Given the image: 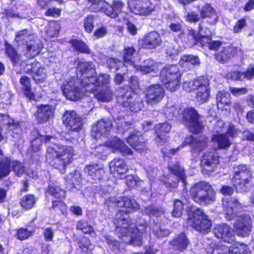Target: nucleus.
Segmentation results:
<instances>
[{
  "mask_svg": "<svg viewBox=\"0 0 254 254\" xmlns=\"http://www.w3.org/2000/svg\"><path fill=\"white\" fill-rule=\"evenodd\" d=\"M117 207L123 208L119 209L113 218V223L116 230L120 234L126 235L130 230L134 224L133 220L128 216L140 209L137 201L127 196H122L116 201Z\"/></svg>",
  "mask_w": 254,
  "mask_h": 254,
  "instance_id": "nucleus-1",
  "label": "nucleus"
},
{
  "mask_svg": "<svg viewBox=\"0 0 254 254\" xmlns=\"http://www.w3.org/2000/svg\"><path fill=\"white\" fill-rule=\"evenodd\" d=\"M74 148L72 146L55 144L54 146H48L46 151V161L54 169L64 174L67 167L73 161Z\"/></svg>",
  "mask_w": 254,
  "mask_h": 254,
  "instance_id": "nucleus-2",
  "label": "nucleus"
},
{
  "mask_svg": "<svg viewBox=\"0 0 254 254\" xmlns=\"http://www.w3.org/2000/svg\"><path fill=\"white\" fill-rule=\"evenodd\" d=\"M139 84L137 78L132 76L129 78L128 86L124 85L116 90L117 102L125 108H127L132 112L140 111L144 107L141 98L134 90L138 88Z\"/></svg>",
  "mask_w": 254,
  "mask_h": 254,
  "instance_id": "nucleus-3",
  "label": "nucleus"
},
{
  "mask_svg": "<svg viewBox=\"0 0 254 254\" xmlns=\"http://www.w3.org/2000/svg\"><path fill=\"white\" fill-rule=\"evenodd\" d=\"M91 82H83L85 92L94 93V97L99 102H109L114 96V93L109 86V75L101 74L96 76H91Z\"/></svg>",
  "mask_w": 254,
  "mask_h": 254,
  "instance_id": "nucleus-4",
  "label": "nucleus"
},
{
  "mask_svg": "<svg viewBox=\"0 0 254 254\" xmlns=\"http://www.w3.org/2000/svg\"><path fill=\"white\" fill-rule=\"evenodd\" d=\"M214 235L223 242L233 244L230 247L224 245L218 246L213 250V254H245V250L242 247L236 246L233 243L235 242V236L233 230L226 224H218L213 229Z\"/></svg>",
  "mask_w": 254,
  "mask_h": 254,
  "instance_id": "nucleus-5",
  "label": "nucleus"
},
{
  "mask_svg": "<svg viewBox=\"0 0 254 254\" xmlns=\"http://www.w3.org/2000/svg\"><path fill=\"white\" fill-rule=\"evenodd\" d=\"M173 116L177 117L182 115V120L186 127L193 134H201L204 129L203 122L196 110L191 107L183 110L180 106H173L171 109Z\"/></svg>",
  "mask_w": 254,
  "mask_h": 254,
  "instance_id": "nucleus-6",
  "label": "nucleus"
},
{
  "mask_svg": "<svg viewBox=\"0 0 254 254\" xmlns=\"http://www.w3.org/2000/svg\"><path fill=\"white\" fill-rule=\"evenodd\" d=\"M190 196L199 205H207L215 200L216 192L212 186L205 181L194 183L190 189Z\"/></svg>",
  "mask_w": 254,
  "mask_h": 254,
  "instance_id": "nucleus-7",
  "label": "nucleus"
},
{
  "mask_svg": "<svg viewBox=\"0 0 254 254\" xmlns=\"http://www.w3.org/2000/svg\"><path fill=\"white\" fill-rule=\"evenodd\" d=\"M159 76L167 90L173 92L180 87L182 73L177 64H166L161 69Z\"/></svg>",
  "mask_w": 254,
  "mask_h": 254,
  "instance_id": "nucleus-8",
  "label": "nucleus"
},
{
  "mask_svg": "<svg viewBox=\"0 0 254 254\" xmlns=\"http://www.w3.org/2000/svg\"><path fill=\"white\" fill-rule=\"evenodd\" d=\"M253 179V172L250 165L241 164L234 167L232 183L236 189L246 190Z\"/></svg>",
  "mask_w": 254,
  "mask_h": 254,
  "instance_id": "nucleus-9",
  "label": "nucleus"
},
{
  "mask_svg": "<svg viewBox=\"0 0 254 254\" xmlns=\"http://www.w3.org/2000/svg\"><path fill=\"white\" fill-rule=\"evenodd\" d=\"M186 223L187 227H192L203 234L210 232L212 225L211 220L199 208L189 212Z\"/></svg>",
  "mask_w": 254,
  "mask_h": 254,
  "instance_id": "nucleus-10",
  "label": "nucleus"
},
{
  "mask_svg": "<svg viewBox=\"0 0 254 254\" xmlns=\"http://www.w3.org/2000/svg\"><path fill=\"white\" fill-rule=\"evenodd\" d=\"M125 3L121 0H113L111 4L105 0H99L90 5V8L91 12H101L110 18L115 19L122 12Z\"/></svg>",
  "mask_w": 254,
  "mask_h": 254,
  "instance_id": "nucleus-11",
  "label": "nucleus"
},
{
  "mask_svg": "<svg viewBox=\"0 0 254 254\" xmlns=\"http://www.w3.org/2000/svg\"><path fill=\"white\" fill-rule=\"evenodd\" d=\"M189 91H196L197 101L204 103L207 101L210 95L209 80L205 76L197 77L192 81L188 83Z\"/></svg>",
  "mask_w": 254,
  "mask_h": 254,
  "instance_id": "nucleus-12",
  "label": "nucleus"
},
{
  "mask_svg": "<svg viewBox=\"0 0 254 254\" xmlns=\"http://www.w3.org/2000/svg\"><path fill=\"white\" fill-rule=\"evenodd\" d=\"M13 171L18 177L25 172V167L19 161L13 160L10 156H5L0 158V181L8 177Z\"/></svg>",
  "mask_w": 254,
  "mask_h": 254,
  "instance_id": "nucleus-13",
  "label": "nucleus"
},
{
  "mask_svg": "<svg viewBox=\"0 0 254 254\" xmlns=\"http://www.w3.org/2000/svg\"><path fill=\"white\" fill-rule=\"evenodd\" d=\"M129 11L135 15L146 16L155 10V6L149 0H129Z\"/></svg>",
  "mask_w": 254,
  "mask_h": 254,
  "instance_id": "nucleus-14",
  "label": "nucleus"
},
{
  "mask_svg": "<svg viewBox=\"0 0 254 254\" xmlns=\"http://www.w3.org/2000/svg\"><path fill=\"white\" fill-rule=\"evenodd\" d=\"M62 121L69 131L78 132L82 129V119L74 110L65 111L63 115Z\"/></svg>",
  "mask_w": 254,
  "mask_h": 254,
  "instance_id": "nucleus-15",
  "label": "nucleus"
},
{
  "mask_svg": "<svg viewBox=\"0 0 254 254\" xmlns=\"http://www.w3.org/2000/svg\"><path fill=\"white\" fill-rule=\"evenodd\" d=\"M145 100L148 104L155 105L159 103L165 96V90L159 84L146 87L144 90Z\"/></svg>",
  "mask_w": 254,
  "mask_h": 254,
  "instance_id": "nucleus-16",
  "label": "nucleus"
},
{
  "mask_svg": "<svg viewBox=\"0 0 254 254\" xmlns=\"http://www.w3.org/2000/svg\"><path fill=\"white\" fill-rule=\"evenodd\" d=\"M54 112L55 108L52 105L42 104L36 106L34 116L37 123L42 125L53 120Z\"/></svg>",
  "mask_w": 254,
  "mask_h": 254,
  "instance_id": "nucleus-17",
  "label": "nucleus"
},
{
  "mask_svg": "<svg viewBox=\"0 0 254 254\" xmlns=\"http://www.w3.org/2000/svg\"><path fill=\"white\" fill-rule=\"evenodd\" d=\"M241 50L233 46H226L214 54L216 61L220 64H225L236 56Z\"/></svg>",
  "mask_w": 254,
  "mask_h": 254,
  "instance_id": "nucleus-18",
  "label": "nucleus"
},
{
  "mask_svg": "<svg viewBox=\"0 0 254 254\" xmlns=\"http://www.w3.org/2000/svg\"><path fill=\"white\" fill-rule=\"evenodd\" d=\"M148 227L147 222L142 219L137 222L134 227H130V230L126 235L121 234V237L127 236L129 235L130 238V242L132 243L140 242L143 234L145 233L146 228Z\"/></svg>",
  "mask_w": 254,
  "mask_h": 254,
  "instance_id": "nucleus-19",
  "label": "nucleus"
},
{
  "mask_svg": "<svg viewBox=\"0 0 254 254\" xmlns=\"http://www.w3.org/2000/svg\"><path fill=\"white\" fill-rule=\"evenodd\" d=\"M76 71L81 76H84L81 81V84L83 87V82H91L92 79L91 76H94L93 74L95 72V68L92 62L79 61L77 66Z\"/></svg>",
  "mask_w": 254,
  "mask_h": 254,
  "instance_id": "nucleus-20",
  "label": "nucleus"
},
{
  "mask_svg": "<svg viewBox=\"0 0 254 254\" xmlns=\"http://www.w3.org/2000/svg\"><path fill=\"white\" fill-rule=\"evenodd\" d=\"M31 68L27 69L26 73L32 74V78L37 84L43 83L47 78V72L44 67L40 62L35 61L31 64Z\"/></svg>",
  "mask_w": 254,
  "mask_h": 254,
  "instance_id": "nucleus-21",
  "label": "nucleus"
},
{
  "mask_svg": "<svg viewBox=\"0 0 254 254\" xmlns=\"http://www.w3.org/2000/svg\"><path fill=\"white\" fill-rule=\"evenodd\" d=\"M171 129V124L167 121L156 124L153 129L156 141L160 143L166 142Z\"/></svg>",
  "mask_w": 254,
  "mask_h": 254,
  "instance_id": "nucleus-22",
  "label": "nucleus"
},
{
  "mask_svg": "<svg viewBox=\"0 0 254 254\" xmlns=\"http://www.w3.org/2000/svg\"><path fill=\"white\" fill-rule=\"evenodd\" d=\"M84 171L95 182L102 181L106 177V172L103 165L98 163L86 165Z\"/></svg>",
  "mask_w": 254,
  "mask_h": 254,
  "instance_id": "nucleus-23",
  "label": "nucleus"
},
{
  "mask_svg": "<svg viewBox=\"0 0 254 254\" xmlns=\"http://www.w3.org/2000/svg\"><path fill=\"white\" fill-rule=\"evenodd\" d=\"M162 42L161 37L158 32L151 31L143 36L141 44L144 49L152 50L160 46Z\"/></svg>",
  "mask_w": 254,
  "mask_h": 254,
  "instance_id": "nucleus-24",
  "label": "nucleus"
},
{
  "mask_svg": "<svg viewBox=\"0 0 254 254\" xmlns=\"http://www.w3.org/2000/svg\"><path fill=\"white\" fill-rule=\"evenodd\" d=\"M63 93L67 99L77 101L82 97L80 88L75 84V82L68 81L63 87Z\"/></svg>",
  "mask_w": 254,
  "mask_h": 254,
  "instance_id": "nucleus-25",
  "label": "nucleus"
},
{
  "mask_svg": "<svg viewBox=\"0 0 254 254\" xmlns=\"http://www.w3.org/2000/svg\"><path fill=\"white\" fill-rule=\"evenodd\" d=\"M227 76L234 81L251 80L254 78V64H250L244 72L238 70L231 71L227 73Z\"/></svg>",
  "mask_w": 254,
  "mask_h": 254,
  "instance_id": "nucleus-26",
  "label": "nucleus"
},
{
  "mask_svg": "<svg viewBox=\"0 0 254 254\" xmlns=\"http://www.w3.org/2000/svg\"><path fill=\"white\" fill-rule=\"evenodd\" d=\"M169 244L172 249L175 251L182 252L188 248L190 244V241L186 233L184 232H182L176 235L169 242Z\"/></svg>",
  "mask_w": 254,
  "mask_h": 254,
  "instance_id": "nucleus-27",
  "label": "nucleus"
},
{
  "mask_svg": "<svg viewBox=\"0 0 254 254\" xmlns=\"http://www.w3.org/2000/svg\"><path fill=\"white\" fill-rule=\"evenodd\" d=\"M127 141L132 148L139 152L146 149L145 139L140 132H133L127 138Z\"/></svg>",
  "mask_w": 254,
  "mask_h": 254,
  "instance_id": "nucleus-28",
  "label": "nucleus"
},
{
  "mask_svg": "<svg viewBox=\"0 0 254 254\" xmlns=\"http://www.w3.org/2000/svg\"><path fill=\"white\" fill-rule=\"evenodd\" d=\"M186 141L191 145L193 152L200 153L207 146L208 139L205 136L198 138L191 135L186 138Z\"/></svg>",
  "mask_w": 254,
  "mask_h": 254,
  "instance_id": "nucleus-29",
  "label": "nucleus"
},
{
  "mask_svg": "<svg viewBox=\"0 0 254 254\" xmlns=\"http://www.w3.org/2000/svg\"><path fill=\"white\" fill-rule=\"evenodd\" d=\"M234 227L237 234L242 237L249 236L252 228L250 220L244 217H241L237 219Z\"/></svg>",
  "mask_w": 254,
  "mask_h": 254,
  "instance_id": "nucleus-30",
  "label": "nucleus"
},
{
  "mask_svg": "<svg viewBox=\"0 0 254 254\" xmlns=\"http://www.w3.org/2000/svg\"><path fill=\"white\" fill-rule=\"evenodd\" d=\"M31 135L33 137L31 141V147L35 151L41 149L43 142L47 143L52 138L51 135L41 134L38 129L36 128L32 130Z\"/></svg>",
  "mask_w": 254,
  "mask_h": 254,
  "instance_id": "nucleus-31",
  "label": "nucleus"
},
{
  "mask_svg": "<svg viewBox=\"0 0 254 254\" xmlns=\"http://www.w3.org/2000/svg\"><path fill=\"white\" fill-rule=\"evenodd\" d=\"M109 169L111 173L115 176L126 174L128 168L124 159L115 158L109 163Z\"/></svg>",
  "mask_w": 254,
  "mask_h": 254,
  "instance_id": "nucleus-32",
  "label": "nucleus"
},
{
  "mask_svg": "<svg viewBox=\"0 0 254 254\" xmlns=\"http://www.w3.org/2000/svg\"><path fill=\"white\" fill-rule=\"evenodd\" d=\"M227 203L225 209V214L229 219L233 218L242 211L243 206L236 198H231Z\"/></svg>",
  "mask_w": 254,
  "mask_h": 254,
  "instance_id": "nucleus-33",
  "label": "nucleus"
},
{
  "mask_svg": "<svg viewBox=\"0 0 254 254\" xmlns=\"http://www.w3.org/2000/svg\"><path fill=\"white\" fill-rule=\"evenodd\" d=\"M19 82L21 85V91L25 96L29 100H35V95L32 91L30 78L26 75L21 76Z\"/></svg>",
  "mask_w": 254,
  "mask_h": 254,
  "instance_id": "nucleus-34",
  "label": "nucleus"
},
{
  "mask_svg": "<svg viewBox=\"0 0 254 254\" xmlns=\"http://www.w3.org/2000/svg\"><path fill=\"white\" fill-rule=\"evenodd\" d=\"M211 141L217 145L219 149H227L229 148L232 142L226 133H220L212 134L211 137Z\"/></svg>",
  "mask_w": 254,
  "mask_h": 254,
  "instance_id": "nucleus-35",
  "label": "nucleus"
},
{
  "mask_svg": "<svg viewBox=\"0 0 254 254\" xmlns=\"http://www.w3.org/2000/svg\"><path fill=\"white\" fill-rule=\"evenodd\" d=\"M45 192L54 197L53 199L66 197V191L54 182L49 183Z\"/></svg>",
  "mask_w": 254,
  "mask_h": 254,
  "instance_id": "nucleus-36",
  "label": "nucleus"
},
{
  "mask_svg": "<svg viewBox=\"0 0 254 254\" xmlns=\"http://www.w3.org/2000/svg\"><path fill=\"white\" fill-rule=\"evenodd\" d=\"M65 198L52 199L50 210H53L59 215H67L68 213L67 206L64 201Z\"/></svg>",
  "mask_w": 254,
  "mask_h": 254,
  "instance_id": "nucleus-37",
  "label": "nucleus"
},
{
  "mask_svg": "<svg viewBox=\"0 0 254 254\" xmlns=\"http://www.w3.org/2000/svg\"><path fill=\"white\" fill-rule=\"evenodd\" d=\"M198 12L201 19L205 18H213L214 23H216L218 20V16L217 12L210 3H206L201 7L198 6Z\"/></svg>",
  "mask_w": 254,
  "mask_h": 254,
  "instance_id": "nucleus-38",
  "label": "nucleus"
},
{
  "mask_svg": "<svg viewBox=\"0 0 254 254\" xmlns=\"http://www.w3.org/2000/svg\"><path fill=\"white\" fill-rule=\"evenodd\" d=\"M137 71L142 73L148 74L158 70V64L151 59H148L143 61L141 64L136 67Z\"/></svg>",
  "mask_w": 254,
  "mask_h": 254,
  "instance_id": "nucleus-39",
  "label": "nucleus"
},
{
  "mask_svg": "<svg viewBox=\"0 0 254 254\" xmlns=\"http://www.w3.org/2000/svg\"><path fill=\"white\" fill-rule=\"evenodd\" d=\"M5 55L8 58L13 65L18 64L21 60V55L18 53L16 49L7 42L4 43Z\"/></svg>",
  "mask_w": 254,
  "mask_h": 254,
  "instance_id": "nucleus-40",
  "label": "nucleus"
},
{
  "mask_svg": "<svg viewBox=\"0 0 254 254\" xmlns=\"http://www.w3.org/2000/svg\"><path fill=\"white\" fill-rule=\"evenodd\" d=\"M168 168L171 174L178 178L177 182H178L180 180H181L184 187L186 188L187 185V177L185 173L184 169L181 166L180 163L179 162H176L169 166Z\"/></svg>",
  "mask_w": 254,
  "mask_h": 254,
  "instance_id": "nucleus-41",
  "label": "nucleus"
},
{
  "mask_svg": "<svg viewBox=\"0 0 254 254\" xmlns=\"http://www.w3.org/2000/svg\"><path fill=\"white\" fill-rule=\"evenodd\" d=\"M68 43L73 50L79 54H90L91 50L89 46L83 41L77 39H71Z\"/></svg>",
  "mask_w": 254,
  "mask_h": 254,
  "instance_id": "nucleus-42",
  "label": "nucleus"
},
{
  "mask_svg": "<svg viewBox=\"0 0 254 254\" xmlns=\"http://www.w3.org/2000/svg\"><path fill=\"white\" fill-rule=\"evenodd\" d=\"M219 157L217 152L209 151L203 154L201 163L203 166L211 167L213 165L219 163Z\"/></svg>",
  "mask_w": 254,
  "mask_h": 254,
  "instance_id": "nucleus-43",
  "label": "nucleus"
},
{
  "mask_svg": "<svg viewBox=\"0 0 254 254\" xmlns=\"http://www.w3.org/2000/svg\"><path fill=\"white\" fill-rule=\"evenodd\" d=\"M107 145L109 146L110 148L118 150L124 156L133 155L132 150L121 140H111L109 143L107 144Z\"/></svg>",
  "mask_w": 254,
  "mask_h": 254,
  "instance_id": "nucleus-44",
  "label": "nucleus"
},
{
  "mask_svg": "<svg viewBox=\"0 0 254 254\" xmlns=\"http://www.w3.org/2000/svg\"><path fill=\"white\" fill-rule=\"evenodd\" d=\"M36 201L37 199L34 194H27L21 197L19 203L22 209L29 210L34 207Z\"/></svg>",
  "mask_w": 254,
  "mask_h": 254,
  "instance_id": "nucleus-45",
  "label": "nucleus"
},
{
  "mask_svg": "<svg viewBox=\"0 0 254 254\" xmlns=\"http://www.w3.org/2000/svg\"><path fill=\"white\" fill-rule=\"evenodd\" d=\"M216 104L222 108L230 106L232 104L231 95L228 92L220 91L218 92L216 96Z\"/></svg>",
  "mask_w": 254,
  "mask_h": 254,
  "instance_id": "nucleus-46",
  "label": "nucleus"
},
{
  "mask_svg": "<svg viewBox=\"0 0 254 254\" xmlns=\"http://www.w3.org/2000/svg\"><path fill=\"white\" fill-rule=\"evenodd\" d=\"M76 230L80 231L84 234L91 235L95 233L93 226L85 219H80L77 221L76 225Z\"/></svg>",
  "mask_w": 254,
  "mask_h": 254,
  "instance_id": "nucleus-47",
  "label": "nucleus"
},
{
  "mask_svg": "<svg viewBox=\"0 0 254 254\" xmlns=\"http://www.w3.org/2000/svg\"><path fill=\"white\" fill-rule=\"evenodd\" d=\"M111 127L112 124L110 121L100 120L97 122L95 126L93 127V129L96 132L103 134L110 131Z\"/></svg>",
  "mask_w": 254,
  "mask_h": 254,
  "instance_id": "nucleus-48",
  "label": "nucleus"
},
{
  "mask_svg": "<svg viewBox=\"0 0 254 254\" xmlns=\"http://www.w3.org/2000/svg\"><path fill=\"white\" fill-rule=\"evenodd\" d=\"M80 178V173L77 170H75L73 172L68 174L67 176L64 177V180L67 185H68L70 188L74 189L76 188V184L79 183Z\"/></svg>",
  "mask_w": 254,
  "mask_h": 254,
  "instance_id": "nucleus-49",
  "label": "nucleus"
},
{
  "mask_svg": "<svg viewBox=\"0 0 254 254\" xmlns=\"http://www.w3.org/2000/svg\"><path fill=\"white\" fill-rule=\"evenodd\" d=\"M34 233V230H29L27 228L20 227L16 229L14 236L17 240L23 241L32 237Z\"/></svg>",
  "mask_w": 254,
  "mask_h": 254,
  "instance_id": "nucleus-50",
  "label": "nucleus"
},
{
  "mask_svg": "<svg viewBox=\"0 0 254 254\" xmlns=\"http://www.w3.org/2000/svg\"><path fill=\"white\" fill-rule=\"evenodd\" d=\"M184 210V203L179 199L173 201V209L171 211L172 216L174 218H180L182 216Z\"/></svg>",
  "mask_w": 254,
  "mask_h": 254,
  "instance_id": "nucleus-51",
  "label": "nucleus"
},
{
  "mask_svg": "<svg viewBox=\"0 0 254 254\" xmlns=\"http://www.w3.org/2000/svg\"><path fill=\"white\" fill-rule=\"evenodd\" d=\"M200 34L193 29H189L187 35V43L190 47L198 45Z\"/></svg>",
  "mask_w": 254,
  "mask_h": 254,
  "instance_id": "nucleus-52",
  "label": "nucleus"
},
{
  "mask_svg": "<svg viewBox=\"0 0 254 254\" xmlns=\"http://www.w3.org/2000/svg\"><path fill=\"white\" fill-rule=\"evenodd\" d=\"M31 35L28 29H24L17 32L15 35V40L19 44L27 45L26 39Z\"/></svg>",
  "mask_w": 254,
  "mask_h": 254,
  "instance_id": "nucleus-53",
  "label": "nucleus"
},
{
  "mask_svg": "<svg viewBox=\"0 0 254 254\" xmlns=\"http://www.w3.org/2000/svg\"><path fill=\"white\" fill-rule=\"evenodd\" d=\"M95 16L93 14L87 15L83 20V27L85 31L88 33H91L94 27Z\"/></svg>",
  "mask_w": 254,
  "mask_h": 254,
  "instance_id": "nucleus-54",
  "label": "nucleus"
},
{
  "mask_svg": "<svg viewBox=\"0 0 254 254\" xmlns=\"http://www.w3.org/2000/svg\"><path fill=\"white\" fill-rule=\"evenodd\" d=\"M247 20V18L246 16H244L238 19L233 27V32L234 33L241 32L244 29L248 26Z\"/></svg>",
  "mask_w": 254,
  "mask_h": 254,
  "instance_id": "nucleus-55",
  "label": "nucleus"
},
{
  "mask_svg": "<svg viewBox=\"0 0 254 254\" xmlns=\"http://www.w3.org/2000/svg\"><path fill=\"white\" fill-rule=\"evenodd\" d=\"M111 140L107 141L104 144H100L96 146L94 150V154L95 156H97L99 158L101 159L105 157L107 153V148H110L107 144L109 143Z\"/></svg>",
  "mask_w": 254,
  "mask_h": 254,
  "instance_id": "nucleus-56",
  "label": "nucleus"
},
{
  "mask_svg": "<svg viewBox=\"0 0 254 254\" xmlns=\"http://www.w3.org/2000/svg\"><path fill=\"white\" fill-rule=\"evenodd\" d=\"M135 52V49L133 46L125 47L123 56L124 62L127 63H132V58Z\"/></svg>",
  "mask_w": 254,
  "mask_h": 254,
  "instance_id": "nucleus-57",
  "label": "nucleus"
},
{
  "mask_svg": "<svg viewBox=\"0 0 254 254\" xmlns=\"http://www.w3.org/2000/svg\"><path fill=\"white\" fill-rule=\"evenodd\" d=\"M181 61L183 63H187L192 65H199L200 61L197 56L192 55H184L181 57Z\"/></svg>",
  "mask_w": 254,
  "mask_h": 254,
  "instance_id": "nucleus-58",
  "label": "nucleus"
},
{
  "mask_svg": "<svg viewBox=\"0 0 254 254\" xmlns=\"http://www.w3.org/2000/svg\"><path fill=\"white\" fill-rule=\"evenodd\" d=\"M26 50L25 55L29 59L34 58L40 53V50L38 49L36 45H26Z\"/></svg>",
  "mask_w": 254,
  "mask_h": 254,
  "instance_id": "nucleus-59",
  "label": "nucleus"
},
{
  "mask_svg": "<svg viewBox=\"0 0 254 254\" xmlns=\"http://www.w3.org/2000/svg\"><path fill=\"white\" fill-rule=\"evenodd\" d=\"M146 210V213L150 217L154 216L158 218L164 215V211L161 208L155 207L152 206H148Z\"/></svg>",
  "mask_w": 254,
  "mask_h": 254,
  "instance_id": "nucleus-60",
  "label": "nucleus"
},
{
  "mask_svg": "<svg viewBox=\"0 0 254 254\" xmlns=\"http://www.w3.org/2000/svg\"><path fill=\"white\" fill-rule=\"evenodd\" d=\"M10 121V123L7 126L6 129L8 132H11L13 134H17L21 130L20 125L19 122H15L13 119Z\"/></svg>",
  "mask_w": 254,
  "mask_h": 254,
  "instance_id": "nucleus-61",
  "label": "nucleus"
},
{
  "mask_svg": "<svg viewBox=\"0 0 254 254\" xmlns=\"http://www.w3.org/2000/svg\"><path fill=\"white\" fill-rule=\"evenodd\" d=\"M211 39V35H203L200 34L198 39V45L202 48H208Z\"/></svg>",
  "mask_w": 254,
  "mask_h": 254,
  "instance_id": "nucleus-62",
  "label": "nucleus"
},
{
  "mask_svg": "<svg viewBox=\"0 0 254 254\" xmlns=\"http://www.w3.org/2000/svg\"><path fill=\"white\" fill-rule=\"evenodd\" d=\"M240 130L235 125L230 124L229 125L227 130L226 132L227 136L229 138H234L237 137L239 134Z\"/></svg>",
  "mask_w": 254,
  "mask_h": 254,
  "instance_id": "nucleus-63",
  "label": "nucleus"
},
{
  "mask_svg": "<svg viewBox=\"0 0 254 254\" xmlns=\"http://www.w3.org/2000/svg\"><path fill=\"white\" fill-rule=\"evenodd\" d=\"M201 19L200 14L194 11L188 12L186 16V20L190 23H196Z\"/></svg>",
  "mask_w": 254,
  "mask_h": 254,
  "instance_id": "nucleus-64",
  "label": "nucleus"
}]
</instances>
